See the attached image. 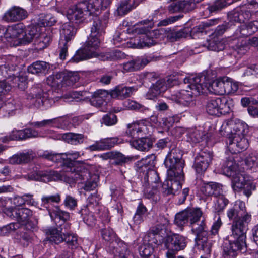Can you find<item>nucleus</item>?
Returning a JSON list of instances; mask_svg holds the SVG:
<instances>
[{"mask_svg":"<svg viewBox=\"0 0 258 258\" xmlns=\"http://www.w3.org/2000/svg\"><path fill=\"white\" fill-rule=\"evenodd\" d=\"M149 123L146 120L133 122L127 125L126 135L132 139L140 138L143 135L150 134Z\"/></svg>","mask_w":258,"mask_h":258,"instance_id":"dca6fc26","label":"nucleus"},{"mask_svg":"<svg viewBox=\"0 0 258 258\" xmlns=\"http://www.w3.org/2000/svg\"><path fill=\"white\" fill-rule=\"evenodd\" d=\"M184 180V175L182 178L177 177L168 178L162 184L163 192L166 196L175 195L176 193L181 188V181Z\"/></svg>","mask_w":258,"mask_h":258,"instance_id":"b1692460","label":"nucleus"},{"mask_svg":"<svg viewBox=\"0 0 258 258\" xmlns=\"http://www.w3.org/2000/svg\"><path fill=\"white\" fill-rule=\"evenodd\" d=\"M79 213L81 215L84 222L86 224L89 226H92L95 224L96 221L95 214H97L96 213H94L90 210L85 208H82L79 211Z\"/></svg>","mask_w":258,"mask_h":258,"instance_id":"a18cd8bd","label":"nucleus"},{"mask_svg":"<svg viewBox=\"0 0 258 258\" xmlns=\"http://www.w3.org/2000/svg\"><path fill=\"white\" fill-rule=\"evenodd\" d=\"M49 214L52 219L58 218L62 221L69 220L70 218V213L66 211L62 210L59 206L54 207L53 209H48Z\"/></svg>","mask_w":258,"mask_h":258,"instance_id":"4c0bfd02","label":"nucleus"},{"mask_svg":"<svg viewBox=\"0 0 258 258\" xmlns=\"http://www.w3.org/2000/svg\"><path fill=\"white\" fill-rule=\"evenodd\" d=\"M120 248L117 249L119 258H133V255L128 250V246L123 241L119 243Z\"/></svg>","mask_w":258,"mask_h":258,"instance_id":"bf43d9fd","label":"nucleus"},{"mask_svg":"<svg viewBox=\"0 0 258 258\" xmlns=\"http://www.w3.org/2000/svg\"><path fill=\"white\" fill-rule=\"evenodd\" d=\"M251 16V11L244 6L237 8L228 13L229 23L233 25L236 23H245L246 21L249 20Z\"/></svg>","mask_w":258,"mask_h":258,"instance_id":"6ab92c4d","label":"nucleus"},{"mask_svg":"<svg viewBox=\"0 0 258 258\" xmlns=\"http://www.w3.org/2000/svg\"><path fill=\"white\" fill-rule=\"evenodd\" d=\"M227 216L232 221L231 231L234 235L245 234L248 224L251 220V215L246 211L245 204L241 200H237L233 203L227 211Z\"/></svg>","mask_w":258,"mask_h":258,"instance_id":"7ed1b4c3","label":"nucleus"},{"mask_svg":"<svg viewBox=\"0 0 258 258\" xmlns=\"http://www.w3.org/2000/svg\"><path fill=\"white\" fill-rule=\"evenodd\" d=\"M182 155V151L177 148H172L168 153L164 161V164L167 168L168 178H182L184 166Z\"/></svg>","mask_w":258,"mask_h":258,"instance_id":"423d86ee","label":"nucleus"},{"mask_svg":"<svg viewBox=\"0 0 258 258\" xmlns=\"http://www.w3.org/2000/svg\"><path fill=\"white\" fill-rule=\"evenodd\" d=\"M135 7V0H122L118 4L116 11L119 15L122 16Z\"/></svg>","mask_w":258,"mask_h":258,"instance_id":"79ce46f5","label":"nucleus"},{"mask_svg":"<svg viewBox=\"0 0 258 258\" xmlns=\"http://www.w3.org/2000/svg\"><path fill=\"white\" fill-rule=\"evenodd\" d=\"M25 29V26L22 23H19L9 26L6 28L4 33V37L7 39V41L11 43L12 45L14 42L20 37L21 34L24 33V30Z\"/></svg>","mask_w":258,"mask_h":258,"instance_id":"5701e85b","label":"nucleus"},{"mask_svg":"<svg viewBox=\"0 0 258 258\" xmlns=\"http://www.w3.org/2000/svg\"><path fill=\"white\" fill-rule=\"evenodd\" d=\"M47 238L51 243L59 244L63 241V236L62 232L55 227H50L45 230Z\"/></svg>","mask_w":258,"mask_h":258,"instance_id":"c9c22d12","label":"nucleus"},{"mask_svg":"<svg viewBox=\"0 0 258 258\" xmlns=\"http://www.w3.org/2000/svg\"><path fill=\"white\" fill-rule=\"evenodd\" d=\"M188 220L187 211L184 210L176 214L174 222L178 227H182L188 223Z\"/></svg>","mask_w":258,"mask_h":258,"instance_id":"864d4df0","label":"nucleus"},{"mask_svg":"<svg viewBox=\"0 0 258 258\" xmlns=\"http://www.w3.org/2000/svg\"><path fill=\"white\" fill-rule=\"evenodd\" d=\"M133 157L129 156H125L119 152H114L113 157V161L112 164L114 165H122L128 161H131Z\"/></svg>","mask_w":258,"mask_h":258,"instance_id":"5fc2aeb1","label":"nucleus"},{"mask_svg":"<svg viewBox=\"0 0 258 258\" xmlns=\"http://www.w3.org/2000/svg\"><path fill=\"white\" fill-rule=\"evenodd\" d=\"M190 84L187 89H182L171 95L170 99L184 106L190 107L195 104L196 97L204 92L205 86L199 76L190 79Z\"/></svg>","mask_w":258,"mask_h":258,"instance_id":"39448f33","label":"nucleus"},{"mask_svg":"<svg viewBox=\"0 0 258 258\" xmlns=\"http://www.w3.org/2000/svg\"><path fill=\"white\" fill-rule=\"evenodd\" d=\"M28 16L27 11L19 6H13L4 14L2 19L7 22H16L26 19Z\"/></svg>","mask_w":258,"mask_h":258,"instance_id":"aec40b11","label":"nucleus"},{"mask_svg":"<svg viewBox=\"0 0 258 258\" xmlns=\"http://www.w3.org/2000/svg\"><path fill=\"white\" fill-rule=\"evenodd\" d=\"M230 236L233 238V240L226 241L222 244L223 258H236L238 251L242 249L246 246L245 234L237 233L234 235L231 232Z\"/></svg>","mask_w":258,"mask_h":258,"instance_id":"6e6552de","label":"nucleus"},{"mask_svg":"<svg viewBox=\"0 0 258 258\" xmlns=\"http://www.w3.org/2000/svg\"><path fill=\"white\" fill-rule=\"evenodd\" d=\"M97 49L89 47L88 42H86L84 48L78 50L69 62L77 63L92 57H97L98 58L99 54L96 52Z\"/></svg>","mask_w":258,"mask_h":258,"instance_id":"4be33fe9","label":"nucleus"},{"mask_svg":"<svg viewBox=\"0 0 258 258\" xmlns=\"http://www.w3.org/2000/svg\"><path fill=\"white\" fill-rule=\"evenodd\" d=\"M180 117L178 115L169 116L168 117L162 118L163 125L167 128L172 127L175 123H178L180 121Z\"/></svg>","mask_w":258,"mask_h":258,"instance_id":"680f3d73","label":"nucleus"},{"mask_svg":"<svg viewBox=\"0 0 258 258\" xmlns=\"http://www.w3.org/2000/svg\"><path fill=\"white\" fill-rule=\"evenodd\" d=\"M117 122V116L113 113H108L105 115L102 118V123L107 126L115 125Z\"/></svg>","mask_w":258,"mask_h":258,"instance_id":"338daca9","label":"nucleus"},{"mask_svg":"<svg viewBox=\"0 0 258 258\" xmlns=\"http://www.w3.org/2000/svg\"><path fill=\"white\" fill-rule=\"evenodd\" d=\"M134 91L135 89L132 87L117 86L110 91L109 94L113 98L122 100L130 97Z\"/></svg>","mask_w":258,"mask_h":258,"instance_id":"c85d7f7f","label":"nucleus"},{"mask_svg":"<svg viewBox=\"0 0 258 258\" xmlns=\"http://www.w3.org/2000/svg\"><path fill=\"white\" fill-rule=\"evenodd\" d=\"M210 91L219 95H224V80L223 77L217 79L213 81L210 86Z\"/></svg>","mask_w":258,"mask_h":258,"instance_id":"09e8293b","label":"nucleus"},{"mask_svg":"<svg viewBox=\"0 0 258 258\" xmlns=\"http://www.w3.org/2000/svg\"><path fill=\"white\" fill-rule=\"evenodd\" d=\"M26 225L19 226V230L17 232L15 238L24 246H27L31 241L32 232L26 230Z\"/></svg>","mask_w":258,"mask_h":258,"instance_id":"473e14b6","label":"nucleus"},{"mask_svg":"<svg viewBox=\"0 0 258 258\" xmlns=\"http://www.w3.org/2000/svg\"><path fill=\"white\" fill-rule=\"evenodd\" d=\"M5 213L12 219H15L17 223L22 225L26 224L27 225L28 222L32 216V211L26 208H9L6 209Z\"/></svg>","mask_w":258,"mask_h":258,"instance_id":"f3484780","label":"nucleus"},{"mask_svg":"<svg viewBox=\"0 0 258 258\" xmlns=\"http://www.w3.org/2000/svg\"><path fill=\"white\" fill-rule=\"evenodd\" d=\"M138 138L130 141V144L133 147L141 151H147L152 147L153 141L151 139L148 137Z\"/></svg>","mask_w":258,"mask_h":258,"instance_id":"72a5a7b5","label":"nucleus"},{"mask_svg":"<svg viewBox=\"0 0 258 258\" xmlns=\"http://www.w3.org/2000/svg\"><path fill=\"white\" fill-rule=\"evenodd\" d=\"M88 2L91 8V13L94 14L101 10L108 8L110 5L112 0H88Z\"/></svg>","mask_w":258,"mask_h":258,"instance_id":"e433bc0d","label":"nucleus"},{"mask_svg":"<svg viewBox=\"0 0 258 258\" xmlns=\"http://www.w3.org/2000/svg\"><path fill=\"white\" fill-rule=\"evenodd\" d=\"M28 66L26 68L27 72L33 74H45L47 66Z\"/></svg>","mask_w":258,"mask_h":258,"instance_id":"0e129e2a","label":"nucleus"},{"mask_svg":"<svg viewBox=\"0 0 258 258\" xmlns=\"http://www.w3.org/2000/svg\"><path fill=\"white\" fill-rule=\"evenodd\" d=\"M75 28L69 24H64L60 30V39L59 43L60 50L59 58L64 60L68 52V42L74 36Z\"/></svg>","mask_w":258,"mask_h":258,"instance_id":"4468645a","label":"nucleus"},{"mask_svg":"<svg viewBox=\"0 0 258 258\" xmlns=\"http://www.w3.org/2000/svg\"><path fill=\"white\" fill-rule=\"evenodd\" d=\"M38 136L37 131L31 128H25L24 130H14L8 136L2 138L3 142H7L12 140H23L30 138H34Z\"/></svg>","mask_w":258,"mask_h":258,"instance_id":"412c9836","label":"nucleus"},{"mask_svg":"<svg viewBox=\"0 0 258 258\" xmlns=\"http://www.w3.org/2000/svg\"><path fill=\"white\" fill-rule=\"evenodd\" d=\"M91 22V33L87 42L89 47L98 49L102 37L105 33L106 23L97 16L93 17Z\"/></svg>","mask_w":258,"mask_h":258,"instance_id":"9d476101","label":"nucleus"},{"mask_svg":"<svg viewBox=\"0 0 258 258\" xmlns=\"http://www.w3.org/2000/svg\"><path fill=\"white\" fill-rule=\"evenodd\" d=\"M157 57L152 56L144 55L141 57H138L132 61V64H147L149 63L155 62Z\"/></svg>","mask_w":258,"mask_h":258,"instance_id":"052dcab7","label":"nucleus"},{"mask_svg":"<svg viewBox=\"0 0 258 258\" xmlns=\"http://www.w3.org/2000/svg\"><path fill=\"white\" fill-rule=\"evenodd\" d=\"M145 240L147 241L148 244L151 246L153 244H161L163 241V238L161 235H157L149 231L145 237Z\"/></svg>","mask_w":258,"mask_h":258,"instance_id":"6e6d98bb","label":"nucleus"},{"mask_svg":"<svg viewBox=\"0 0 258 258\" xmlns=\"http://www.w3.org/2000/svg\"><path fill=\"white\" fill-rule=\"evenodd\" d=\"M245 163L247 168L251 169L258 166V157L255 153L249 154L245 158Z\"/></svg>","mask_w":258,"mask_h":258,"instance_id":"e2e57ef3","label":"nucleus"},{"mask_svg":"<svg viewBox=\"0 0 258 258\" xmlns=\"http://www.w3.org/2000/svg\"><path fill=\"white\" fill-rule=\"evenodd\" d=\"M57 124V120L56 118L51 119L43 120L41 121L34 122L32 125L37 128H42L44 127H55Z\"/></svg>","mask_w":258,"mask_h":258,"instance_id":"13d9d810","label":"nucleus"},{"mask_svg":"<svg viewBox=\"0 0 258 258\" xmlns=\"http://www.w3.org/2000/svg\"><path fill=\"white\" fill-rule=\"evenodd\" d=\"M139 252L142 257L147 258L151 256L153 251L152 246L149 244H143L139 247Z\"/></svg>","mask_w":258,"mask_h":258,"instance_id":"774afa93","label":"nucleus"},{"mask_svg":"<svg viewBox=\"0 0 258 258\" xmlns=\"http://www.w3.org/2000/svg\"><path fill=\"white\" fill-rule=\"evenodd\" d=\"M36 32L37 30L34 27L26 31L24 29L23 34H21V36L13 42L12 46L25 45L31 43L36 35H38Z\"/></svg>","mask_w":258,"mask_h":258,"instance_id":"cd10ccee","label":"nucleus"},{"mask_svg":"<svg viewBox=\"0 0 258 258\" xmlns=\"http://www.w3.org/2000/svg\"><path fill=\"white\" fill-rule=\"evenodd\" d=\"M215 218H217V219L214 222L210 230L204 218L190 225L192 233L196 235V239L203 240L202 247L208 254L210 253L211 251L212 244L209 239L218 235L219 229L222 225L219 214Z\"/></svg>","mask_w":258,"mask_h":258,"instance_id":"20e7f679","label":"nucleus"},{"mask_svg":"<svg viewBox=\"0 0 258 258\" xmlns=\"http://www.w3.org/2000/svg\"><path fill=\"white\" fill-rule=\"evenodd\" d=\"M150 181V178L141 179L144 196L147 199H154L156 195L158 192L160 180L153 182Z\"/></svg>","mask_w":258,"mask_h":258,"instance_id":"393cba45","label":"nucleus"},{"mask_svg":"<svg viewBox=\"0 0 258 258\" xmlns=\"http://www.w3.org/2000/svg\"><path fill=\"white\" fill-rule=\"evenodd\" d=\"M186 211L190 225L201 220L202 212L200 208L190 209Z\"/></svg>","mask_w":258,"mask_h":258,"instance_id":"603ef678","label":"nucleus"},{"mask_svg":"<svg viewBox=\"0 0 258 258\" xmlns=\"http://www.w3.org/2000/svg\"><path fill=\"white\" fill-rule=\"evenodd\" d=\"M61 201L60 195L56 194L53 195H44L41 198L42 205L46 207L49 205L59 204Z\"/></svg>","mask_w":258,"mask_h":258,"instance_id":"8fccbe9b","label":"nucleus"},{"mask_svg":"<svg viewBox=\"0 0 258 258\" xmlns=\"http://www.w3.org/2000/svg\"><path fill=\"white\" fill-rule=\"evenodd\" d=\"M201 191L205 196L208 197H216L223 194L222 185L214 182L204 183L201 188Z\"/></svg>","mask_w":258,"mask_h":258,"instance_id":"a878e982","label":"nucleus"},{"mask_svg":"<svg viewBox=\"0 0 258 258\" xmlns=\"http://www.w3.org/2000/svg\"><path fill=\"white\" fill-rule=\"evenodd\" d=\"M35 49L37 51L43 50L47 47L51 40V37L46 33L38 34L35 37Z\"/></svg>","mask_w":258,"mask_h":258,"instance_id":"ea45409f","label":"nucleus"},{"mask_svg":"<svg viewBox=\"0 0 258 258\" xmlns=\"http://www.w3.org/2000/svg\"><path fill=\"white\" fill-rule=\"evenodd\" d=\"M41 156L53 162L61 163L66 172L74 174L71 176L74 180L84 179V176L88 173V170L84 162L75 160L80 156V154L78 151H69L64 154H57L52 152L45 151Z\"/></svg>","mask_w":258,"mask_h":258,"instance_id":"f03ea898","label":"nucleus"},{"mask_svg":"<svg viewBox=\"0 0 258 258\" xmlns=\"http://www.w3.org/2000/svg\"><path fill=\"white\" fill-rule=\"evenodd\" d=\"M63 241H65V245L69 250L73 251L79 247L78 236L76 234L73 233H67L63 236Z\"/></svg>","mask_w":258,"mask_h":258,"instance_id":"de8ad7c7","label":"nucleus"},{"mask_svg":"<svg viewBox=\"0 0 258 258\" xmlns=\"http://www.w3.org/2000/svg\"><path fill=\"white\" fill-rule=\"evenodd\" d=\"M124 53L118 50H115L112 52L99 54L98 59L102 61H115L125 58Z\"/></svg>","mask_w":258,"mask_h":258,"instance_id":"58836bf2","label":"nucleus"},{"mask_svg":"<svg viewBox=\"0 0 258 258\" xmlns=\"http://www.w3.org/2000/svg\"><path fill=\"white\" fill-rule=\"evenodd\" d=\"M27 98L30 100L35 99V105L44 109L50 107L54 103V100L49 97L48 93L44 92L41 88L37 86H33L30 89Z\"/></svg>","mask_w":258,"mask_h":258,"instance_id":"ddd939ff","label":"nucleus"},{"mask_svg":"<svg viewBox=\"0 0 258 258\" xmlns=\"http://www.w3.org/2000/svg\"><path fill=\"white\" fill-rule=\"evenodd\" d=\"M167 89V85L165 80L159 79L155 84L153 83L147 94V96L149 99H154Z\"/></svg>","mask_w":258,"mask_h":258,"instance_id":"bb28decb","label":"nucleus"},{"mask_svg":"<svg viewBox=\"0 0 258 258\" xmlns=\"http://www.w3.org/2000/svg\"><path fill=\"white\" fill-rule=\"evenodd\" d=\"M63 204L67 209L73 211L77 207L78 201L75 197L70 195H66Z\"/></svg>","mask_w":258,"mask_h":258,"instance_id":"4d7b16f0","label":"nucleus"},{"mask_svg":"<svg viewBox=\"0 0 258 258\" xmlns=\"http://www.w3.org/2000/svg\"><path fill=\"white\" fill-rule=\"evenodd\" d=\"M88 4V0H86L70 7L67 11L68 19L72 22L79 23L84 21L85 15H93L91 13V8Z\"/></svg>","mask_w":258,"mask_h":258,"instance_id":"f8f14e48","label":"nucleus"},{"mask_svg":"<svg viewBox=\"0 0 258 258\" xmlns=\"http://www.w3.org/2000/svg\"><path fill=\"white\" fill-rule=\"evenodd\" d=\"M79 78L77 75H68L64 76L62 73H57L55 75L49 76L47 80V84L55 89H60L64 85L70 86L79 81Z\"/></svg>","mask_w":258,"mask_h":258,"instance_id":"2eb2a0df","label":"nucleus"},{"mask_svg":"<svg viewBox=\"0 0 258 258\" xmlns=\"http://www.w3.org/2000/svg\"><path fill=\"white\" fill-rule=\"evenodd\" d=\"M162 243L168 250L166 253L167 258H174L177 251L184 249L186 246L185 238L179 234L167 235L163 238Z\"/></svg>","mask_w":258,"mask_h":258,"instance_id":"9b49d317","label":"nucleus"},{"mask_svg":"<svg viewBox=\"0 0 258 258\" xmlns=\"http://www.w3.org/2000/svg\"><path fill=\"white\" fill-rule=\"evenodd\" d=\"M109 95L108 92L105 90H98L94 92L90 100L92 106L97 108H100L105 105L106 103V98Z\"/></svg>","mask_w":258,"mask_h":258,"instance_id":"c756f323","label":"nucleus"},{"mask_svg":"<svg viewBox=\"0 0 258 258\" xmlns=\"http://www.w3.org/2000/svg\"><path fill=\"white\" fill-rule=\"evenodd\" d=\"M62 178L61 174L55 171H39L37 173L36 176L34 177L35 180H41L45 182L62 180Z\"/></svg>","mask_w":258,"mask_h":258,"instance_id":"2f4dec72","label":"nucleus"},{"mask_svg":"<svg viewBox=\"0 0 258 258\" xmlns=\"http://www.w3.org/2000/svg\"><path fill=\"white\" fill-rule=\"evenodd\" d=\"M232 102V99L226 97L213 98L207 101L206 110L210 115L219 116L230 112Z\"/></svg>","mask_w":258,"mask_h":258,"instance_id":"1a4fd4ad","label":"nucleus"},{"mask_svg":"<svg viewBox=\"0 0 258 258\" xmlns=\"http://www.w3.org/2000/svg\"><path fill=\"white\" fill-rule=\"evenodd\" d=\"M12 84L14 87L24 90L27 87V77L24 73L20 72L12 79Z\"/></svg>","mask_w":258,"mask_h":258,"instance_id":"37998d69","label":"nucleus"},{"mask_svg":"<svg viewBox=\"0 0 258 258\" xmlns=\"http://www.w3.org/2000/svg\"><path fill=\"white\" fill-rule=\"evenodd\" d=\"M213 159V155L210 151H201L195 159L194 167L197 173L202 175L207 169Z\"/></svg>","mask_w":258,"mask_h":258,"instance_id":"a211bd4d","label":"nucleus"},{"mask_svg":"<svg viewBox=\"0 0 258 258\" xmlns=\"http://www.w3.org/2000/svg\"><path fill=\"white\" fill-rule=\"evenodd\" d=\"M156 156L152 154L147 155L136 163V170L140 178H150L151 182L160 180L157 172L153 169L155 166Z\"/></svg>","mask_w":258,"mask_h":258,"instance_id":"0eeeda50","label":"nucleus"},{"mask_svg":"<svg viewBox=\"0 0 258 258\" xmlns=\"http://www.w3.org/2000/svg\"><path fill=\"white\" fill-rule=\"evenodd\" d=\"M247 125L242 122H224L220 132L223 136H227V147L231 155L226 157L222 169L224 174L232 177V187L234 190L243 189L244 194L247 197L255 189L253 180L249 176L242 174L237 170L238 166L235 161L234 154L241 152L248 147V140L245 137Z\"/></svg>","mask_w":258,"mask_h":258,"instance_id":"f257e3e1","label":"nucleus"},{"mask_svg":"<svg viewBox=\"0 0 258 258\" xmlns=\"http://www.w3.org/2000/svg\"><path fill=\"white\" fill-rule=\"evenodd\" d=\"M34 157L32 150L14 155L9 159V162L13 164L27 163L30 162Z\"/></svg>","mask_w":258,"mask_h":258,"instance_id":"7c9ffc66","label":"nucleus"},{"mask_svg":"<svg viewBox=\"0 0 258 258\" xmlns=\"http://www.w3.org/2000/svg\"><path fill=\"white\" fill-rule=\"evenodd\" d=\"M62 138L65 142L74 145L82 144L85 140L84 135L71 132L63 134Z\"/></svg>","mask_w":258,"mask_h":258,"instance_id":"a19ab883","label":"nucleus"},{"mask_svg":"<svg viewBox=\"0 0 258 258\" xmlns=\"http://www.w3.org/2000/svg\"><path fill=\"white\" fill-rule=\"evenodd\" d=\"M124 107L131 110H137L140 112L146 113L149 111L148 107H146L136 101L127 100L123 102Z\"/></svg>","mask_w":258,"mask_h":258,"instance_id":"3c124183","label":"nucleus"},{"mask_svg":"<svg viewBox=\"0 0 258 258\" xmlns=\"http://www.w3.org/2000/svg\"><path fill=\"white\" fill-rule=\"evenodd\" d=\"M207 48L210 51H220L224 49L225 45L221 41L212 40L209 42Z\"/></svg>","mask_w":258,"mask_h":258,"instance_id":"69168bd1","label":"nucleus"},{"mask_svg":"<svg viewBox=\"0 0 258 258\" xmlns=\"http://www.w3.org/2000/svg\"><path fill=\"white\" fill-rule=\"evenodd\" d=\"M100 200L101 197L97 192L91 194L88 198L87 204L84 208L90 210L92 212L96 213L97 215H99L101 208L100 205Z\"/></svg>","mask_w":258,"mask_h":258,"instance_id":"f704fd0d","label":"nucleus"},{"mask_svg":"<svg viewBox=\"0 0 258 258\" xmlns=\"http://www.w3.org/2000/svg\"><path fill=\"white\" fill-rule=\"evenodd\" d=\"M224 94H230L235 93L238 89L237 82H233L231 78L227 77H223Z\"/></svg>","mask_w":258,"mask_h":258,"instance_id":"c03bdc74","label":"nucleus"},{"mask_svg":"<svg viewBox=\"0 0 258 258\" xmlns=\"http://www.w3.org/2000/svg\"><path fill=\"white\" fill-rule=\"evenodd\" d=\"M216 200L214 201V209L218 213L222 212L229 203V200L225 197L224 194L215 197Z\"/></svg>","mask_w":258,"mask_h":258,"instance_id":"49530a36","label":"nucleus"}]
</instances>
